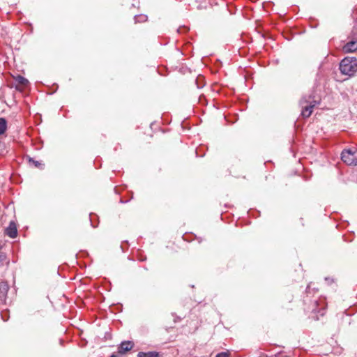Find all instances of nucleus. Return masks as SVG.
<instances>
[{"mask_svg":"<svg viewBox=\"0 0 357 357\" xmlns=\"http://www.w3.org/2000/svg\"><path fill=\"white\" fill-rule=\"evenodd\" d=\"M275 357H289V356H287V355H284L283 354L278 353V354L275 355Z\"/></svg>","mask_w":357,"mask_h":357,"instance_id":"14","label":"nucleus"},{"mask_svg":"<svg viewBox=\"0 0 357 357\" xmlns=\"http://www.w3.org/2000/svg\"><path fill=\"white\" fill-rule=\"evenodd\" d=\"M26 159L28 160V163H29V166H31V167H34L40 169V168H42L43 166L44 165L41 162L35 160L34 159L31 158L29 156H27Z\"/></svg>","mask_w":357,"mask_h":357,"instance_id":"8","label":"nucleus"},{"mask_svg":"<svg viewBox=\"0 0 357 357\" xmlns=\"http://www.w3.org/2000/svg\"><path fill=\"white\" fill-rule=\"evenodd\" d=\"M326 280L328 281V282L331 281V280L329 278H326Z\"/></svg>","mask_w":357,"mask_h":357,"instance_id":"16","label":"nucleus"},{"mask_svg":"<svg viewBox=\"0 0 357 357\" xmlns=\"http://www.w3.org/2000/svg\"><path fill=\"white\" fill-rule=\"evenodd\" d=\"M148 17L145 15H137L135 16V22H144L147 20Z\"/></svg>","mask_w":357,"mask_h":357,"instance_id":"11","label":"nucleus"},{"mask_svg":"<svg viewBox=\"0 0 357 357\" xmlns=\"http://www.w3.org/2000/svg\"><path fill=\"white\" fill-rule=\"evenodd\" d=\"M137 357H162L158 352L149 351V352H139Z\"/></svg>","mask_w":357,"mask_h":357,"instance_id":"7","label":"nucleus"},{"mask_svg":"<svg viewBox=\"0 0 357 357\" xmlns=\"http://www.w3.org/2000/svg\"><path fill=\"white\" fill-rule=\"evenodd\" d=\"M312 95L305 96H303L299 102L302 107L301 115L304 118H307L311 115L313 108L318 103L317 100H312Z\"/></svg>","mask_w":357,"mask_h":357,"instance_id":"2","label":"nucleus"},{"mask_svg":"<svg viewBox=\"0 0 357 357\" xmlns=\"http://www.w3.org/2000/svg\"><path fill=\"white\" fill-rule=\"evenodd\" d=\"M342 160L347 165L357 166V149H344L341 153Z\"/></svg>","mask_w":357,"mask_h":357,"instance_id":"3","label":"nucleus"},{"mask_svg":"<svg viewBox=\"0 0 357 357\" xmlns=\"http://www.w3.org/2000/svg\"><path fill=\"white\" fill-rule=\"evenodd\" d=\"M14 79H15V81L16 83H17L20 85L24 86H26L27 84L29 83L28 79H26L25 77H24L21 75H17Z\"/></svg>","mask_w":357,"mask_h":357,"instance_id":"9","label":"nucleus"},{"mask_svg":"<svg viewBox=\"0 0 357 357\" xmlns=\"http://www.w3.org/2000/svg\"><path fill=\"white\" fill-rule=\"evenodd\" d=\"M6 234L10 238H14L17 235L16 224L10 221L8 227L6 229Z\"/></svg>","mask_w":357,"mask_h":357,"instance_id":"4","label":"nucleus"},{"mask_svg":"<svg viewBox=\"0 0 357 357\" xmlns=\"http://www.w3.org/2000/svg\"><path fill=\"white\" fill-rule=\"evenodd\" d=\"M339 69L342 74L351 77L357 72V59L346 57L340 63Z\"/></svg>","mask_w":357,"mask_h":357,"instance_id":"1","label":"nucleus"},{"mask_svg":"<svg viewBox=\"0 0 357 357\" xmlns=\"http://www.w3.org/2000/svg\"><path fill=\"white\" fill-rule=\"evenodd\" d=\"M7 128V123L4 118H0V135L3 134Z\"/></svg>","mask_w":357,"mask_h":357,"instance_id":"10","label":"nucleus"},{"mask_svg":"<svg viewBox=\"0 0 357 357\" xmlns=\"http://www.w3.org/2000/svg\"><path fill=\"white\" fill-rule=\"evenodd\" d=\"M346 52H353L357 50V41H350L344 46Z\"/></svg>","mask_w":357,"mask_h":357,"instance_id":"6","label":"nucleus"},{"mask_svg":"<svg viewBox=\"0 0 357 357\" xmlns=\"http://www.w3.org/2000/svg\"><path fill=\"white\" fill-rule=\"evenodd\" d=\"M230 352L229 351H222L217 354L215 355V357H229Z\"/></svg>","mask_w":357,"mask_h":357,"instance_id":"13","label":"nucleus"},{"mask_svg":"<svg viewBox=\"0 0 357 357\" xmlns=\"http://www.w3.org/2000/svg\"><path fill=\"white\" fill-rule=\"evenodd\" d=\"M133 346V343L130 341L122 342L120 346L119 347L118 351L119 354H125L126 352L131 350Z\"/></svg>","mask_w":357,"mask_h":357,"instance_id":"5","label":"nucleus"},{"mask_svg":"<svg viewBox=\"0 0 357 357\" xmlns=\"http://www.w3.org/2000/svg\"><path fill=\"white\" fill-rule=\"evenodd\" d=\"M8 286L6 283L5 282H1L0 284V293L3 295V296H5L8 291Z\"/></svg>","mask_w":357,"mask_h":357,"instance_id":"12","label":"nucleus"},{"mask_svg":"<svg viewBox=\"0 0 357 357\" xmlns=\"http://www.w3.org/2000/svg\"><path fill=\"white\" fill-rule=\"evenodd\" d=\"M109 357H118L117 355L113 354Z\"/></svg>","mask_w":357,"mask_h":357,"instance_id":"15","label":"nucleus"}]
</instances>
